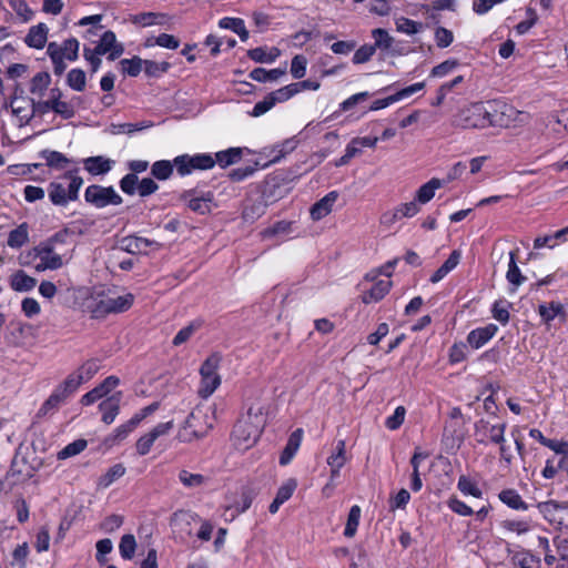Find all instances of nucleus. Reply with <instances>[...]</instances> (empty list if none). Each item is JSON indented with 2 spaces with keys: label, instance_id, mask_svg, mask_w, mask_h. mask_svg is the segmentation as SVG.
<instances>
[{
  "label": "nucleus",
  "instance_id": "f257e3e1",
  "mask_svg": "<svg viewBox=\"0 0 568 568\" xmlns=\"http://www.w3.org/2000/svg\"><path fill=\"white\" fill-rule=\"evenodd\" d=\"M495 104L471 103L462 108L453 118V125L463 129H484L497 123Z\"/></svg>",
  "mask_w": 568,
  "mask_h": 568
},
{
  "label": "nucleus",
  "instance_id": "f03ea898",
  "mask_svg": "<svg viewBox=\"0 0 568 568\" xmlns=\"http://www.w3.org/2000/svg\"><path fill=\"white\" fill-rule=\"evenodd\" d=\"M263 429L261 420L240 418L232 432L234 446L242 450L248 449L257 442Z\"/></svg>",
  "mask_w": 568,
  "mask_h": 568
},
{
  "label": "nucleus",
  "instance_id": "7ed1b4c3",
  "mask_svg": "<svg viewBox=\"0 0 568 568\" xmlns=\"http://www.w3.org/2000/svg\"><path fill=\"white\" fill-rule=\"evenodd\" d=\"M67 232H58L45 242L40 243L34 247L36 256H38L41 263L37 266V270H58L63 265L62 256L55 253L54 244L63 243Z\"/></svg>",
  "mask_w": 568,
  "mask_h": 568
},
{
  "label": "nucleus",
  "instance_id": "20e7f679",
  "mask_svg": "<svg viewBox=\"0 0 568 568\" xmlns=\"http://www.w3.org/2000/svg\"><path fill=\"white\" fill-rule=\"evenodd\" d=\"M134 302V295L131 293L121 296H105L94 303L91 308L94 318H102L109 314L123 313L128 311Z\"/></svg>",
  "mask_w": 568,
  "mask_h": 568
},
{
  "label": "nucleus",
  "instance_id": "39448f33",
  "mask_svg": "<svg viewBox=\"0 0 568 568\" xmlns=\"http://www.w3.org/2000/svg\"><path fill=\"white\" fill-rule=\"evenodd\" d=\"M176 172L181 176L191 174L195 170H210L215 165V160L209 153H197L194 155L182 154L174 158Z\"/></svg>",
  "mask_w": 568,
  "mask_h": 568
},
{
  "label": "nucleus",
  "instance_id": "423d86ee",
  "mask_svg": "<svg viewBox=\"0 0 568 568\" xmlns=\"http://www.w3.org/2000/svg\"><path fill=\"white\" fill-rule=\"evenodd\" d=\"M77 390H78V387L75 386V383H73V379H70L67 376V378L54 388L52 394L42 404V406L40 407V409L38 412V415L45 416L50 413L55 412Z\"/></svg>",
  "mask_w": 568,
  "mask_h": 568
},
{
  "label": "nucleus",
  "instance_id": "0eeeda50",
  "mask_svg": "<svg viewBox=\"0 0 568 568\" xmlns=\"http://www.w3.org/2000/svg\"><path fill=\"white\" fill-rule=\"evenodd\" d=\"M84 199L88 203L99 209L108 205H120L123 202L122 197L112 186H102L98 184H92L87 187Z\"/></svg>",
  "mask_w": 568,
  "mask_h": 568
},
{
  "label": "nucleus",
  "instance_id": "6e6552de",
  "mask_svg": "<svg viewBox=\"0 0 568 568\" xmlns=\"http://www.w3.org/2000/svg\"><path fill=\"white\" fill-rule=\"evenodd\" d=\"M506 423L490 424L488 420L483 418L477 420L474 425L475 434L480 436V438H478L479 444H486L488 440L493 444L506 442Z\"/></svg>",
  "mask_w": 568,
  "mask_h": 568
},
{
  "label": "nucleus",
  "instance_id": "1a4fd4ad",
  "mask_svg": "<svg viewBox=\"0 0 568 568\" xmlns=\"http://www.w3.org/2000/svg\"><path fill=\"white\" fill-rule=\"evenodd\" d=\"M180 200L186 203L190 210L199 214L211 212V204L214 200L212 192H199L196 189L184 191Z\"/></svg>",
  "mask_w": 568,
  "mask_h": 568
},
{
  "label": "nucleus",
  "instance_id": "9d476101",
  "mask_svg": "<svg viewBox=\"0 0 568 568\" xmlns=\"http://www.w3.org/2000/svg\"><path fill=\"white\" fill-rule=\"evenodd\" d=\"M537 508L544 518L550 524H557L559 526L566 525V517L562 513L568 511V503L548 500L538 503Z\"/></svg>",
  "mask_w": 568,
  "mask_h": 568
},
{
  "label": "nucleus",
  "instance_id": "9b49d317",
  "mask_svg": "<svg viewBox=\"0 0 568 568\" xmlns=\"http://www.w3.org/2000/svg\"><path fill=\"white\" fill-rule=\"evenodd\" d=\"M95 52L98 54H106L108 60L114 61L119 57H121L124 52V45L116 41L115 33L111 30L105 31L95 47Z\"/></svg>",
  "mask_w": 568,
  "mask_h": 568
},
{
  "label": "nucleus",
  "instance_id": "f8f14e48",
  "mask_svg": "<svg viewBox=\"0 0 568 568\" xmlns=\"http://www.w3.org/2000/svg\"><path fill=\"white\" fill-rule=\"evenodd\" d=\"M425 88V83L424 82H417V83H414L409 87H406L399 91H397L395 94H392L387 98H384V99H378V100H375L372 104H371V108L369 110L371 111H377V110H381V109H384V108H387L389 106L390 104L399 101V100H403L405 98H408L409 95L423 90Z\"/></svg>",
  "mask_w": 568,
  "mask_h": 568
},
{
  "label": "nucleus",
  "instance_id": "ddd939ff",
  "mask_svg": "<svg viewBox=\"0 0 568 568\" xmlns=\"http://www.w3.org/2000/svg\"><path fill=\"white\" fill-rule=\"evenodd\" d=\"M120 384L119 377L111 375L108 376L100 385L88 392L81 397L82 405H91L108 395L113 388Z\"/></svg>",
  "mask_w": 568,
  "mask_h": 568
},
{
  "label": "nucleus",
  "instance_id": "4468645a",
  "mask_svg": "<svg viewBox=\"0 0 568 568\" xmlns=\"http://www.w3.org/2000/svg\"><path fill=\"white\" fill-rule=\"evenodd\" d=\"M122 393L118 392L99 404V409L102 413V422L110 425L114 422L120 410Z\"/></svg>",
  "mask_w": 568,
  "mask_h": 568
},
{
  "label": "nucleus",
  "instance_id": "2eb2a0df",
  "mask_svg": "<svg viewBox=\"0 0 568 568\" xmlns=\"http://www.w3.org/2000/svg\"><path fill=\"white\" fill-rule=\"evenodd\" d=\"M100 366L97 359L87 361L75 372L68 375L70 379H73L75 386L79 388L82 383L91 379L99 371Z\"/></svg>",
  "mask_w": 568,
  "mask_h": 568
},
{
  "label": "nucleus",
  "instance_id": "dca6fc26",
  "mask_svg": "<svg viewBox=\"0 0 568 568\" xmlns=\"http://www.w3.org/2000/svg\"><path fill=\"white\" fill-rule=\"evenodd\" d=\"M338 197V193L336 191H331L323 199L317 201L311 209V216L313 220L317 221L332 212L333 204L336 202Z\"/></svg>",
  "mask_w": 568,
  "mask_h": 568
},
{
  "label": "nucleus",
  "instance_id": "f3484780",
  "mask_svg": "<svg viewBox=\"0 0 568 568\" xmlns=\"http://www.w3.org/2000/svg\"><path fill=\"white\" fill-rule=\"evenodd\" d=\"M498 331L497 325L488 324L485 327H479L473 329L468 336L467 341L474 348H479L484 344H486Z\"/></svg>",
  "mask_w": 568,
  "mask_h": 568
},
{
  "label": "nucleus",
  "instance_id": "a211bd4d",
  "mask_svg": "<svg viewBox=\"0 0 568 568\" xmlns=\"http://www.w3.org/2000/svg\"><path fill=\"white\" fill-rule=\"evenodd\" d=\"M114 161L102 155L90 156L83 160L84 169L92 175L106 174Z\"/></svg>",
  "mask_w": 568,
  "mask_h": 568
},
{
  "label": "nucleus",
  "instance_id": "6ab92c4d",
  "mask_svg": "<svg viewBox=\"0 0 568 568\" xmlns=\"http://www.w3.org/2000/svg\"><path fill=\"white\" fill-rule=\"evenodd\" d=\"M392 287L390 280H381L375 283L368 291H366L362 295V301L365 304H369L372 302H378L389 292Z\"/></svg>",
  "mask_w": 568,
  "mask_h": 568
},
{
  "label": "nucleus",
  "instance_id": "aec40b11",
  "mask_svg": "<svg viewBox=\"0 0 568 568\" xmlns=\"http://www.w3.org/2000/svg\"><path fill=\"white\" fill-rule=\"evenodd\" d=\"M48 28L44 23H39L30 28L24 42L30 48L42 49L47 42Z\"/></svg>",
  "mask_w": 568,
  "mask_h": 568
},
{
  "label": "nucleus",
  "instance_id": "412c9836",
  "mask_svg": "<svg viewBox=\"0 0 568 568\" xmlns=\"http://www.w3.org/2000/svg\"><path fill=\"white\" fill-rule=\"evenodd\" d=\"M286 73V68H277L272 70H265L264 68H255L250 72V78L257 82H272L278 80Z\"/></svg>",
  "mask_w": 568,
  "mask_h": 568
},
{
  "label": "nucleus",
  "instance_id": "4be33fe9",
  "mask_svg": "<svg viewBox=\"0 0 568 568\" xmlns=\"http://www.w3.org/2000/svg\"><path fill=\"white\" fill-rule=\"evenodd\" d=\"M255 491L250 486H243L240 491L239 500H235L234 504L230 507V509H234L235 515L242 514L246 511L255 498Z\"/></svg>",
  "mask_w": 568,
  "mask_h": 568
},
{
  "label": "nucleus",
  "instance_id": "5701e85b",
  "mask_svg": "<svg viewBox=\"0 0 568 568\" xmlns=\"http://www.w3.org/2000/svg\"><path fill=\"white\" fill-rule=\"evenodd\" d=\"M10 285L13 291L28 292L37 285V280L23 271H18L11 276Z\"/></svg>",
  "mask_w": 568,
  "mask_h": 568
},
{
  "label": "nucleus",
  "instance_id": "b1692460",
  "mask_svg": "<svg viewBox=\"0 0 568 568\" xmlns=\"http://www.w3.org/2000/svg\"><path fill=\"white\" fill-rule=\"evenodd\" d=\"M193 521H201V518L190 510H178L171 517V524L186 530L189 535L192 532L190 526Z\"/></svg>",
  "mask_w": 568,
  "mask_h": 568
},
{
  "label": "nucleus",
  "instance_id": "393cba45",
  "mask_svg": "<svg viewBox=\"0 0 568 568\" xmlns=\"http://www.w3.org/2000/svg\"><path fill=\"white\" fill-rule=\"evenodd\" d=\"M242 153L243 151L241 148H230L227 150L216 152L213 159L215 160V164H219L224 169L239 162L242 158Z\"/></svg>",
  "mask_w": 568,
  "mask_h": 568
},
{
  "label": "nucleus",
  "instance_id": "a878e982",
  "mask_svg": "<svg viewBox=\"0 0 568 568\" xmlns=\"http://www.w3.org/2000/svg\"><path fill=\"white\" fill-rule=\"evenodd\" d=\"M499 499L511 509L527 510L528 505L515 489H504L498 495Z\"/></svg>",
  "mask_w": 568,
  "mask_h": 568
},
{
  "label": "nucleus",
  "instance_id": "bb28decb",
  "mask_svg": "<svg viewBox=\"0 0 568 568\" xmlns=\"http://www.w3.org/2000/svg\"><path fill=\"white\" fill-rule=\"evenodd\" d=\"M442 185L443 182L439 179L433 178L417 190L416 201L420 204H426L434 197L435 191L442 187Z\"/></svg>",
  "mask_w": 568,
  "mask_h": 568
},
{
  "label": "nucleus",
  "instance_id": "cd10ccee",
  "mask_svg": "<svg viewBox=\"0 0 568 568\" xmlns=\"http://www.w3.org/2000/svg\"><path fill=\"white\" fill-rule=\"evenodd\" d=\"M219 26L222 29L232 30L237 33L242 41H246L248 39V31L241 18L225 17L219 21Z\"/></svg>",
  "mask_w": 568,
  "mask_h": 568
},
{
  "label": "nucleus",
  "instance_id": "c85d7f7f",
  "mask_svg": "<svg viewBox=\"0 0 568 568\" xmlns=\"http://www.w3.org/2000/svg\"><path fill=\"white\" fill-rule=\"evenodd\" d=\"M28 224L22 223L14 230L10 231L8 236V245L12 248H19L29 241Z\"/></svg>",
  "mask_w": 568,
  "mask_h": 568
},
{
  "label": "nucleus",
  "instance_id": "c756f323",
  "mask_svg": "<svg viewBox=\"0 0 568 568\" xmlns=\"http://www.w3.org/2000/svg\"><path fill=\"white\" fill-rule=\"evenodd\" d=\"M174 168H175L174 160L173 161L160 160L152 164L151 174L155 179H158L160 181H164V180H168L171 178V175L173 174Z\"/></svg>",
  "mask_w": 568,
  "mask_h": 568
},
{
  "label": "nucleus",
  "instance_id": "7c9ffc66",
  "mask_svg": "<svg viewBox=\"0 0 568 568\" xmlns=\"http://www.w3.org/2000/svg\"><path fill=\"white\" fill-rule=\"evenodd\" d=\"M47 53L53 63L54 74L61 75L65 71L67 64L63 61V57H61L60 45L55 42H50Z\"/></svg>",
  "mask_w": 568,
  "mask_h": 568
},
{
  "label": "nucleus",
  "instance_id": "2f4dec72",
  "mask_svg": "<svg viewBox=\"0 0 568 568\" xmlns=\"http://www.w3.org/2000/svg\"><path fill=\"white\" fill-rule=\"evenodd\" d=\"M40 155L47 165L53 169H64L70 163V160L58 151L43 150Z\"/></svg>",
  "mask_w": 568,
  "mask_h": 568
},
{
  "label": "nucleus",
  "instance_id": "473e14b6",
  "mask_svg": "<svg viewBox=\"0 0 568 568\" xmlns=\"http://www.w3.org/2000/svg\"><path fill=\"white\" fill-rule=\"evenodd\" d=\"M165 19V14L155 13V12H142L134 16H131L130 20L134 24H140L143 27L161 24Z\"/></svg>",
  "mask_w": 568,
  "mask_h": 568
},
{
  "label": "nucleus",
  "instance_id": "72a5a7b5",
  "mask_svg": "<svg viewBox=\"0 0 568 568\" xmlns=\"http://www.w3.org/2000/svg\"><path fill=\"white\" fill-rule=\"evenodd\" d=\"M538 313L544 323L549 324L557 315L564 314V306L558 302L540 304L538 306Z\"/></svg>",
  "mask_w": 568,
  "mask_h": 568
},
{
  "label": "nucleus",
  "instance_id": "f704fd0d",
  "mask_svg": "<svg viewBox=\"0 0 568 568\" xmlns=\"http://www.w3.org/2000/svg\"><path fill=\"white\" fill-rule=\"evenodd\" d=\"M49 197L54 205L64 206L68 204L67 189L62 183L51 182L49 184Z\"/></svg>",
  "mask_w": 568,
  "mask_h": 568
},
{
  "label": "nucleus",
  "instance_id": "c9c22d12",
  "mask_svg": "<svg viewBox=\"0 0 568 568\" xmlns=\"http://www.w3.org/2000/svg\"><path fill=\"white\" fill-rule=\"evenodd\" d=\"M201 387L199 394L201 397L206 398L211 396L221 384L220 375H201Z\"/></svg>",
  "mask_w": 568,
  "mask_h": 568
},
{
  "label": "nucleus",
  "instance_id": "e433bc0d",
  "mask_svg": "<svg viewBox=\"0 0 568 568\" xmlns=\"http://www.w3.org/2000/svg\"><path fill=\"white\" fill-rule=\"evenodd\" d=\"M179 480L186 488H197L203 486L207 478L201 474H193L183 469L179 473Z\"/></svg>",
  "mask_w": 568,
  "mask_h": 568
},
{
  "label": "nucleus",
  "instance_id": "4c0bfd02",
  "mask_svg": "<svg viewBox=\"0 0 568 568\" xmlns=\"http://www.w3.org/2000/svg\"><path fill=\"white\" fill-rule=\"evenodd\" d=\"M509 255L510 258L506 277L510 284H514L517 287L525 282L526 276L521 274L519 267L516 264V252L511 251Z\"/></svg>",
  "mask_w": 568,
  "mask_h": 568
},
{
  "label": "nucleus",
  "instance_id": "58836bf2",
  "mask_svg": "<svg viewBox=\"0 0 568 568\" xmlns=\"http://www.w3.org/2000/svg\"><path fill=\"white\" fill-rule=\"evenodd\" d=\"M120 65L122 67V72L128 74L129 77H138L142 67H144V60L138 55H134L131 59H122L120 61Z\"/></svg>",
  "mask_w": 568,
  "mask_h": 568
},
{
  "label": "nucleus",
  "instance_id": "ea45409f",
  "mask_svg": "<svg viewBox=\"0 0 568 568\" xmlns=\"http://www.w3.org/2000/svg\"><path fill=\"white\" fill-rule=\"evenodd\" d=\"M64 178L70 180V183L68 185V190H67V197H68V202L69 201H75L78 199V194H79V190L80 187L82 186L83 184V179L81 176H78L77 175V170L75 171H69L64 174Z\"/></svg>",
  "mask_w": 568,
  "mask_h": 568
},
{
  "label": "nucleus",
  "instance_id": "a19ab883",
  "mask_svg": "<svg viewBox=\"0 0 568 568\" xmlns=\"http://www.w3.org/2000/svg\"><path fill=\"white\" fill-rule=\"evenodd\" d=\"M171 68V64L166 61L156 62L153 60H144V73L150 78H159L163 73H166Z\"/></svg>",
  "mask_w": 568,
  "mask_h": 568
},
{
  "label": "nucleus",
  "instance_id": "79ce46f5",
  "mask_svg": "<svg viewBox=\"0 0 568 568\" xmlns=\"http://www.w3.org/2000/svg\"><path fill=\"white\" fill-rule=\"evenodd\" d=\"M51 82V77L48 72H38L31 80L30 92L33 94L43 95Z\"/></svg>",
  "mask_w": 568,
  "mask_h": 568
},
{
  "label": "nucleus",
  "instance_id": "37998d69",
  "mask_svg": "<svg viewBox=\"0 0 568 568\" xmlns=\"http://www.w3.org/2000/svg\"><path fill=\"white\" fill-rule=\"evenodd\" d=\"M125 474V467L122 464H115L108 469V471L100 477L99 486L109 487L113 481L121 478Z\"/></svg>",
  "mask_w": 568,
  "mask_h": 568
},
{
  "label": "nucleus",
  "instance_id": "c03bdc74",
  "mask_svg": "<svg viewBox=\"0 0 568 568\" xmlns=\"http://www.w3.org/2000/svg\"><path fill=\"white\" fill-rule=\"evenodd\" d=\"M136 549V541L133 535H123L119 545L120 555L123 559L130 560L133 558Z\"/></svg>",
  "mask_w": 568,
  "mask_h": 568
},
{
  "label": "nucleus",
  "instance_id": "a18cd8bd",
  "mask_svg": "<svg viewBox=\"0 0 568 568\" xmlns=\"http://www.w3.org/2000/svg\"><path fill=\"white\" fill-rule=\"evenodd\" d=\"M85 79L87 77L83 70L72 69L68 73L67 83L71 89L81 92L85 89Z\"/></svg>",
  "mask_w": 568,
  "mask_h": 568
},
{
  "label": "nucleus",
  "instance_id": "49530a36",
  "mask_svg": "<svg viewBox=\"0 0 568 568\" xmlns=\"http://www.w3.org/2000/svg\"><path fill=\"white\" fill-rule=\"evenodd\" d=\"M359 517H361V508L357 505H354L347 517V523L344 529V536L345 537H353L357 530V526L359 524Z\"/></svg>",
  "mask_w": 568,
  "mask_h": 568
},
{
  "label": "nucleus",
  "instance_id": "de8ad7c7",
  "mask_svg": "<svg viewBox=\"0 0 568 568\" xmlns=\"http://www.w3.org/2000/svg\"><path fill=\"white\" fill-rule=\"evenodd\" d=\"M88 443L85 439H77L69 445H67L63 449L58 453V459H67L69 457L75 456L83 452L87 447Z\"/></svg>",
  "mask_w": 568,
  "mask_h": 568
},
{
  "label": "nucleus",
  "instance_id": "09e8293b",
  "mask_svg": "<svg viewBox=\"0 0 568 568\" xmlns=\"http://www.w3.org/2000/svg\"><path fill=\"white\" fill-rule=\"evenodd\" d=\"M138 425H139V419L138 418H131L125 424H122L119 427H116L114 429V434L112 435L111 438L108 439V442L112 440V443H115V442H121V440L125 439L129 436V434L131 432H133V429Z\"/></svg>",
  "mask_w": 568,
  "mask_h": 568
},
{
  "label": "nucleus",
  "instance_id": "8fccbe9b",
  "mask_svg": "<svg viewBox=\"0 0 568 568\" xmlns=\"http://www.w3.org/2000/svg\"><path fill=\"white\" fill-rule=\"evenodd\" d=\"M273 50L275 51V53H267L264 48L258 47V48L248 50L247 55L250 59H252L255 62L270 63V62H273L278 55L277 49H273Z\"/></svg>",
  "mask_w": 568,
  "mask_h": 568
},
{
  "label": "nucleus",
  "instance_id": "3c124183",
  "mask_svg": "<svg viewBox=\"0 0 568 568\" xmlns=\"http://www.w3.org/2000/svg\"><path fill=\"white\" fill-rule=\"evenodd\" d=\"M513 561L514 565L519 568H534V566L539 562V559L531 552L523 550L513 556Z\"/></svg>",
  "mask_w": 568,
  "mask_h": 568
},
{
  "label": "nucleus",
  "instance_id": "603ef678",
  "mask_svg": "<svg viewBox=\"0 0 568 568\" xmlns=\"http://www.w3.org/2000/svg\"><path fill=\"white\" fill-rule=\"evenodd\" d=\"M458 489L465 495H471L476 498H480L483 493L478 486L471 481V479L465 475H462L457 484Z\"/></svg>",
  "mask_w": 568,
  "mask_h": 568
},
{
  "label": "nucleus",
  "instance_id": "864d4df0",
  "mask_svg": "<svg viewBox=\"0 0 568 568\" xmlns=\"http://www.w3.org/2000/svg\"><path fill=\"white\" fill-rule=\"evenodd\" d=\"M372 36L375 40V49L379 48L383 50H388L394 42V39L389 36V33L382 28L374 29Z\"/></svg>",
  "mask_w": 568,
  "mask_h": 568
},
{
  "label": "nucleus",
  "instance_id": "5fc2aeb1",
  "mask_svg": "<svg viewBox=\"0 0 568 568\" xmlns=\"http://www.w3.org/2000/svg\"><path fill=\"white\" fill-rule=\"evenodd\" d=\"M61 57L67 58L70 61L78 59L79 41L74 38H70L63 41L60 45Z\"/></svg>",
  "mask_w": 568,
  "mask_h": 568
},
{
  "label": "nucleus",
  "instance_id": "6e6d98bb",
  "mask_svg": "<svg viewBox=\"0 0 568 568\" xmlns=\"http://www.w3.org/2000/svg\"><path fill=\"white\" fill-rule=\"evenodd\" d=\"M419 206L416 201H412L408 203H403L398 207L395 209L393 214V220L402 219V217H412L419 212Z\"/></svg>",
  "mask_w": 568,
  "mask_h": 568
},
{
  "label": "nucleus",
  "instance_id": "4d7b16f0",
  "mask_svg": "<svg viewBox=\"0 0 568 568\" xmlns=\"http://www.w3.org/2000/svg\"><path fill=\"white\" fill-rule=\"evenodd\" d=\"M120 248L131 254L140 253L143 250L142 240L139 236H125L120 241Z\"/></svg>",
  "mask_w": 568,
  "mask_h": 568
},
{
  "label": "nucleus",
  "instance_id": "13d9d810",
  "mask_svg": "<svg viewBox=\"0 0 568 568\" xmlns=\"http://www.w3.org/2000/svg\"><path fill=\"white\" fill-rule=\"evenodd\" d=\"M346 463V457H345V442L344 440H338L337 442V446H336V453L332 454L328 458H327V464L331 466V467H335V468H342Z\"/></svg>",
  "mask_w": 568,
  "mask_h": 568
},
{
  "label": "nucleus",
  "instance_id": "bf43d9fd",
  "mask_svg": "<svg viewBox=\"0 0 568 568\" xmlns=\"http://www.w3.org/2000/svg\"><path fill=\"white\" fill-rule=\"evenodd\" d=\"M545 446L554 450L556 454L562 456L559 462V467H562L564 464L568 460V443L548 438L545 443Z\"/></svg>",
  "mask_w": 568,
  "mask_h": 568
},
{
  "label": "nucleus",
  "instance_id": "052dcab7",
  "mask_svg": "<svg viewBox=\"0 0 568 568\" xmlns=\"http://www.w3.org/2000/svg\"><path fill=\"white\" fill-rule=\"evenodd\" d=\"M307 59L297 54L292 59L291 62V74L294 79H302L306 73Z\"/></svg>",
  "mask_w": 568,
  "mask_h": 568
},
{
  "label": "nucleus",
  "instance_id": "680f3d73",
  "mask_svg": "<svg viewBox=\"0 0 568 568\" xmlns=\"http://www.w3.org/2000/svg\"><path fill=\"white\" fill-rule=\"evenodd\" d=\"M295 90H296V88L293 87V84L291 83L288 85H285L283 88L278 89V90H275L268 94L275 105L276 103L285 102L288 99H291L292 97H294L296 94Z\"/></svg>",
  "mask_w": 568,
  "mask_h": 568
},
{
  "label": "nucleus",
  "instance_id": "e2e57ef3",
  "mask_svg": "<svg viewBox=\"0 0 568 568\" xmlns=\"http://www.w3.org/2000/svg\"><path fill=\"white\" fill-rule=\"evenodd\" d=\"M200 326L201 323L192 322L187 326L180 329L172 341L173 345L179 346L189 341V338L194 334V332L197 328H200Z\"/></svg>",
  "mask_w": 568,
  "mask_h": 568
},
{
  "label": "nucleus",
  "instance_id": "0e129e2a",
  "mask_svg": "<svg viewBox=\"0 0 568 568\" xmlns=\"http://www.w3.org/2000/svg\"><path fill=\"white\" fill-rule=\"evenodd\" d=\"M396 28H397V31H399V32H403L406 34H415L420 31L422 23L410 20L408 18L402 17L396 21Z\"/></svg>",
  "mask_w": 568,
  "mask_h": 568
},
{
  "label": "nucleus",
  "instance_id": "69168bd1",
  "mask_svg": "<svg viewBox=\"0 0 568 568\" xmlns=\"http://www.w3.org/2000/svg\"><path fill=\"white\" fill-rule=\"evenodd\" d=\"M138 185L139 178L133 173H128L120 180V187L128 195H133L135 192H138Z\"/></svg>",
  "mask_w": 568,
  "mask_h": 568
},
{
  "label": "nucleus",
  "instance_id": "338daca9",
  "mask_svg": "<svg viewBox=\"0 0 568 568\" xmlns=\"http://www.w3.org/2000/svg\"><path fill=\"white\" fill-rule=\"evenodd\" d=\"M405 414L406 409L404 406L396 407L394 414L386 418L385 426L390 430L398 429L404 423Z\"/></svg>",
  "mask_w": 568,
  "mask_h": 568
},
{
  "label": "nucleus",
  "instance_id": "774afa93",
  "mask_svg": "<svg viewBox=\"0 0 568 568\" xmlns=\"http://www.w3.org/2000/svg\"><path fill=\"white\" fill-rule=\"evenodd\" d=\"M554 544L557 548L560 560L562 561L561 568H568V539L556 537Z\"/></svg>",
  "mask_w": 568,
  "mask_h": 568
}]
</instances>
